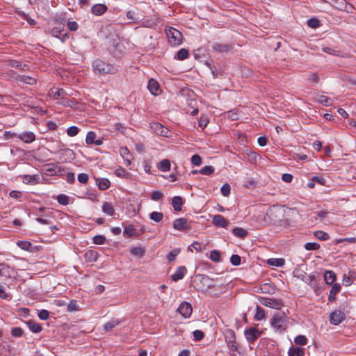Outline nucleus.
I'll use <instances>...</instances> for the list:
<instances>
[{
	"label": "nucleus",
	"instance_id": "obj_1",
	"mask_svg": "<svg viewBox=\"0 0 356 356\" xmlns=\"http://www.w3.org/2000/svg\"><path fill=\"white\" fill-rule=\"evenodd\" d=\"M270 325L275 332L282 333L287 329V316L284 313L275 314L271 320Z\"/></svg>",
	"mask_w": 356,
	"mask_h": 356
},
{
	"label": "nucleus",
	"instance_id": "obj_2",
	"mask_svg": "<svg viewBox=\"0 0 356 356\" xmlns=\"http://www.w3.org/2000/svg\"><path fill=\"white\" fill-rule=\"evenodd\" d=\"M93 70L99 74H115L118 69L116 66L108 64L101 60H96L92 63Z\"/></svg>",
	"mask_w": 356,
	"mask_h": 356
},
{
	"label": "nucleus",
	"instance_id": "obj_3",
	"mask_svg": "<svg viewBox=\"0 0 356 356\" xmlns=\"http://www.w3.org/2000/svg\"><path fill=\"white\" fill-rule=\"evenodd\" d=\"M165 33L171 46L177 47L182 43L183 35L179 30L170 26L165 29Z\"/></svg>",
	"mask_w": 356,
	"mask_h": 356
},
{
	"label": "nucleus",
	"instance_id": "obj_4",
	"mask_svg": "<svg viewBox=\"0 0 356 356\" xmlns=\"http://www.w3.org/2000/svg\"><path fill=\"white\" fill-rule=\"evenodd\" d=\"M259 302L266 307L275 309H280L284 306L283 302L281 300L275 298L263 297L259 299Z\"/></svg>",
	"mask_w": 356,
	"mask_h": 356
},
{
	"label": "nucleus",
	"instance_id": "obj_5",
	"mask_svg": "<svg viewBox=\"0 0 356 356\" xmlns=\"http://www.w3.org/2000/svg\"><path fill=\"white\" fill-rule=\"evenodd\" d=\"M173 228L179 231H188L191 229V227L188 222V220L186 218H179L174 220Z\"/></svg>",
	"mask_w": 356,
	"mask_h": 356
},
{
	"label": "nucleus",
	"instance_id": "obj_6",
	"mask_svg": "<svg viewBox=\"0 0 356 356\" xmlns=\"http://www.w3.org/2000/svg\"><path fill=\"white\" fill-rule=\"evenodd\" d=\"M345 314L339 310H336L330 314V321L332 325H337L345 319Z\"/></svg>",
	"mask_w": 356,
	"mask_h": 356
},
{
	"label": "nucleus",
	"instance_id": "obj_7",
	"mask_svg": "<svg viewBox=\"0 0 356 356\" xmlns=\"http://www.w3.org/2000/svg\"><path fill=\"white\" fill-rule=\"evenodd\" d=\"M177 312L184 318H189L192 314L193 308L190 303L183 302L178 307Z\"/></svg>",
	"mask_w": 356,
	"mask_h": 356
},
{
	"label": "nucleus",
	"instance_id": "obj_8",
	"mask_svg": "<svg viewBox=\"0 0 356 356\" xmlns=\"http://www.w3.org/2000/svg\"><path fill=\"white\" fill-rule=\"evenodd\" d=\"M244 334L246 339L249 342L252 343L259 338L261 334V332L255 327H250L245 330Z\"/></svg>",
	"mask_w": 356,
	"mask_h": 356
},
{
	"label": "nucleus",
	"instance_id": "obj_9",
	"mask_svg": "<svg viewBox=\"0 0 356 356\" xmlns=\"http://www.w3.org/2000/svg\"><path fill=\"white\" fill-rule=\"evenodd\" d=\"M12 136H17V138L25 143H31L35 140V134L31 131H24L21 134H12Z\"/></svg>",
	"mask_w": 356,
	"mask_h": 356
},
{
	"label": "nucleus",
	"instance_id": "obj_10",
	"mask_svg": "<svg viewBox=\"0 0 356 356\" xmlns=\"http://www.w3.org/2000/svg\"><path fill=\"white\" fill-rule=\"evenodd\" d=\"M152 128L154 130L156 134L162 136L168 137L170 133L168 129H167L166 127H165L164 126L159 123H153L152 124Z\"/></svg>",
	"mask_w": 356,
	"mask_h": 356
},
{
	"label": "nucleus",
	"instance_id": "obj_11",
	"mask_svg": "<svg viewBox=\"0 0 356 356\" xmlns=\"http://www.w3.org/2000/svg\"><path fill=\"white\" fill-rule=\"evenodd\" d=\"M212 222L214 225L223 228H225L229 224L228 220L219 214L213 216Z\"/></svg>",
	"mask_w": 356,
	"mask_h": 356
},
{
	"label": "nucleus",
	"instance_id": "obj_12",
	"mask_svg": "<svg viewBox=\"0 0 356 356\" xmlns=\"http://www.w3.org/2000/svg\"><path fill=\"white\" fill-rule=\"evenodd\" d=\"M49 96L54 99H61L67 96V92L63 88H52L49 92Z\"/></svg>",
	"mask_w": 356,
	"mask_h": 356
},
{
	"label": "nucleus",
	"instance_id": "obj_13",
	"mask_svg": "<svg viewBox=\"0 0 356 356\" xmlns=\"http://www.w3.org/2000/svg\"><path fill=\"white\" fill-rule=\"evenodd\" d=\"M213 51L217 53H224L228 51L231 49V46L226 44H220L214 42L211 45Z\"/></svg>",
	"mask_w": 356,
	"mask_h": 356
},
{
	"label": "nucleus",
	"instance_id": "obj_14",
	"mask_svg": "<svg viewBox=\"0 0 356 356\" xmlns=\"http://www.w3.org/2000/svg\"><path fill=\"white\" fill-rule=\"evenodd\" d=\"M186 271L187 270L185 266H179L177 269L176 272L171 275L172 280L175 282L181 280L184 277Z\"/></svg>",
	"mask_w": 356,
	"mask_h": 356
},
{
	"label": "nucleus",
	"instance_id": "obj_15",
	"mask_svg": "<svg viewBox=\"0 0 356 356\" xmlns=\"http://www.w3.org/2000/svg\"><path fill=\"white\" fill-rule=\"evenodd\" d=\"M13 273L12 268L4 263L0 264V277H10Z\"/></svg>",
	"mask_w": 356,
	"mask_h": 356
},
{
	"label": "nucleus",
	"instance_id": "obj_16",
	"mask_svg": "<svg viewBox=\"0 0 356 356\" xmlns=\"http://www.w3.org/2000/svg\"><path fill=\"white\" fill-rule=\"evenodd\" d=\"M26 324L27 325L30 330L34 333H38L41 332L42 330V325L40 323L35 322V321L29 320L26 322Z\"/></svg>",
	"mask_w": 356,
	"mask_h": 356
},
{
	"label": "nucleus",
	"instance_id": "obj_17",
	"mask_svg": "<svg viewBox=\"0 0 356 356\" xmlns=\"http://www.w3.org/2000/svg\"><path fill=\"white\" fill-rule=\"evenodd\" d=\"M341 289L340 284L336 283L332 285L328 296V300L330 302H332L336 299V295L341 291Z\"/></svg>",
	"mask_w": 356,
	"mask_h": 356
},
{
	"label": "nucleus",
	"instance_id": "obj_18",
	"mask_svg": "<svg viewBox=\"0 0 356 356\" xmlns=\"http://www.w3.org/2000/svg\"><path fill=\"white\" fill-rule=\"evenodd\" d=\"M226 338L227 339V343L232 350H236L237 346L235 345V334L234 331L229 330L227 333Z\"/></svg>",
	"mask_w": 356,
	"mask_h": 356
},
{
	"label": "nucleus",
	"instance_id": "obj_19",
	"mask_svg": "<svg viewBox=\"0 0 356 356\" xmlns=\"http://www.w3.org/2000/svg\"><path fill=\"white\" fill-rule=\"evenodd\" d=\"M107 10V7L104 4H95L92 8L91 11L95 15H103Z\"/></svg>",
	"mask_w": 356,
	"mask_h": 356
},
{
	"label": "nucleus",
	"instance_id": "obj_20",
	"mask_svg": "<svg viewBox=\"0 0 356 356\" xmlns=\"http://www.w3.org/2000/svg\"><path fill=\"white\" fill-rule=\"evenodd\" d=\"M147 88L152 95H157L159 90V84L156 81H155L153 79H151L148 81Z\"/></svg>",
	"mask_w": 356,
	"mask_h": 356
},
{
	"label": "nucleus",
	"instance_id": "obj_21",
	"mask_svg": "<svg viewBox=\"0 0 356 356\" xmlns=\"http://www.w3.org/2000/svg\"><path fill=\"white\" fill-rule=\"evenodd\" d=\"M183 204V199L180 196H175L172 200V206L176 211H180L182 209Z\"/></svg>",
	"mask_w": 356,
	"mask_h": 356
},
{
	"label": "nucleus",
	"instance_id": "obj_22",
	"mask_svg": "<svg viewBox=\"0 0 356 356\" xmlns=\"http://www.w3.org/2000/svg\"><path fill=\"white\" fill-rule=\"evenodd\" d=\"M58 104L65 107L76 108L78 105V102L74 99H68L63 97L59 100Z\"/></svg>",
	"mask_w": 356,
	"mask_h": 356
},
{
	"label": "nucleus",
	"instance_id": "obj_23",
	"mask_svg": "<svg viewBox=\"0 0 356 356\" xmlns=\"http://www.w3.org/2000/svg\"><path fill=\"white\" fill-rule=\"evenodd\" d=\"M102 211L110 216H113L115 214V209L111 203L104 202L102 204Z\"/></svg>",
	"mask_w": 356,
	"mask_h": 356
},
{
	"label": "nucleus",
	"instance_id": "obj_24",
	"mask_svg": "<svg viewBox=\"0 0 356 356\" xmlns=\"http://www.w3.org/2000/svg\"><path fill=\"white\" fill-rule=\"evenodd\" d=\"M324 280L327 284L331 285L336 280V275L332 270H327L324 274Z\"/></svg>",
	"mask_w": 356,
	"mask_h": 356
},
{
	"label": "nucleus",
	"instance_id": "obj_25",
	"mask_svg": "<svg viewBox=\"0 0 356 356\" xmlns=\"http://www.w3.org/2000/svg\"><path fill=\"white\" fill-rule=\"evenodd\" d=\"M170 161L168 159H163L157 164L159 170L161 172H167L170 170Z\"/></svg>",
	"mask_w": 356,
	"mask_h": 356
},
{
	"label": "nucleus",
	"instance_id": "obj_26",
	"mask_svg": "<svg viewBox=\"0 0 356 356\" xmlns=\"http://www.w3.org/2000/svg\"><path fill=\"white\" fill-rule=\"evenodd\" d=\"M289 356H304L305 351L302 348L297 346H292L289 350Z\"/></svg>",
	"mask_w": 356,
	"mask_h": 356
},
{
	"label": "nucleus",
	"instance_id": "obj_27",
	"mask_svg": "<svg viewBox=\"0 0 356 356\" xmlns=\"http://www.w3.org/2000/svg\"><path fill=\"white\" fill-rule=\"evenodd\" d=\"M17 80L29 85H34L36 83V79L35 78L25 75L18 76Z\"/></svg>",
	"mask_w": 356,
	"mask_h": 356
},
{
	"label": "nucleus",
	"instance_id": "obj_28",
	"mask_svg": "<svg viewBox=\"0 0 356 356\" xmlns=\"http://www.w3.org/2000/svg\"><path fill=\"white\" fill-rule=\"evenodd\" d=\"M232 233L235 236L241 238H245L248 235V232L241 227L234 228Z\"/></svg>",
	"mask_w": 356,
	"mask_h": 356
},
{
	"label": "nucleus",
	"instance_id": "obj_29",
	"mask_svg": "<svg viewBox=\"0 0 356 356\" xmlns=\"http://www.w3.org/2000/svg\"><path fill=\"white\" fill-rule=\"evenodd\" d=\"M315 99L317 102L321 104H323L325 106H329L331 104V99H330L329 97L323 95H317L316 97H315Z\"/></svg>",
	"mask_w": 356,
	"mask_h": 356
},
{
	"label": "nucleus",
	"instance_id": "obj_30",
	"mask_svg": "<svg viewBox=\"0 0 356 356\" xmlns=\"http://www.w3.org/2000/svg\"><path fill=\"white\" fill-rule=\"evenodd\" d=\"M120 323V321L118 320V319H113V320H111L107 323H106L104 325V330L106 331V332H109L111 331L113 328H114L115 327H116L117 325H118Z\"/></svg>",
	"mask_w": 356,
	"mask_h": 356
},
{
	"label": "nucleus",
	"instance_id": "obj_31",
	"mask_svg": "<svg viewBox=\"0 0 356 356\" xmlns=\"http://www.w3.org/2000/svg\"><path fill=\"white\" fill-rule=\"evenodd\" d=\"M261 290L264 293H273L275 287L272 283H264L261 286Z\"/></svg>",
	"mask_w": 356,
	"mask_h": 356
},
{
	"label": "nucleus",
	"instance_id": "obj_32",
	"mask_svg": "<svg viewBox=\"0 0 356 356\" xmlns=\"http://www.w3.org/2000/svg\"><path fill=\"white\" fill-rule=\"evenodd\" d=\"M10 65L12 67L18 68L22 71H26L29 70V66L26 64H22L20 62L15 60L10 61Z\"/></svg>",
	"mask_w": 356,
	"mask_h": 356
},
{
	"label": "nucleus",
	"instance_id": "obj_33",
	"mask_svg": "<svg viewBox=\"0 0 356 356\" xmlns=\"http://www.w3.org/2000/svg\"><path fill=\"white\" fill-rule=\"evenodd\" d=\"M188 57V51L187 49H184V48L179 49L178 51V52L177 53V54L175 56V58L179 60H185Z\"/></svg>",
	"mask_w": 356,
	"mask_h": 356
},
{
	"label": "nucleus",
	"instance_id": "obj_34",
	"mask_svg": "<svg viewBox=\"0 0 356 356\" xmlns=\"http://www.w3.org/2000/svg\"><path fill=\"white\" fill-rule=\"evenodd\" d=\"M17 245L22 250L32 252L33 245L32 244L26 241H20L17 242Z\"/></svg>",
	"mask_w": 356,
	"mask_h": 356
},
{
	"label": "nucleus",
	"instance_id": "obj_35",
	"mask_svg": "<svg viewBox=\"0 0 356 356\" xmlns=\"http://www.w3.org/2000/svg\"><path fill=\"white\" fill-rule=\"evenodd\" d=\"M97 186L99 190H106L110 186V181L106 178H102L98 180Z\"/></svg>",
	"mask_w": 356,
	"mask_h": 356
},
{
	"label": "nucleus",
	"instance_id": "obj_36",
	"mask_svg": "<svg viewBox=\"0 0 356 356\" xmlns=\"http://www.w3.org/2000/svg\"><path fill=\"white\" fill-rule=\"evenodd\" d=\"M98 253L93 250H89L86 252L85 256L87 260L90 262L95 261H97L98 258Z\"/></svg>",
	"mask_w": 356,
	"mask_h": 356
},
{
	"label": "nucleus",
	"instance_id": "obj_37",
	"mask_svg": "<svg viewBox=\"0 0 356 356\" xmlns=\"http://www.w3.org/2000/svg\"><path fill=\"white\" fill-rule=\"evenodd\" d=\"M149 218L156 222H160L163 218V214L161 212L153 211L149 214Z\"/></svg>",
	"mask_w": 356,
	"mask_h": 356
},
{
	"label": "nucleus",
	"instance_id": "obj_38",
	"mask_svg": "<svg viewBox=\"0 0 356 356\" xmlns=\"http://www.w3.org/2000/svg\"><path fill=\"white\" fill-rule=\"evenodd\" d=\"M51 33L54 37L58 38H61L62 36L65 37L67 35V33H64V30L61 29L60 27L54 28Z\"/></svg>",
	"mask_w": 356,
	"mask_h": 356
},
{
	"label": "nucleus",
	"instance_id": "obj_39",
	"mask_svg": "<svg viewBox=\"0 0 356 356\" xmlns=\"http://www.w3.org/2000/svg\"><path fill=\"white\" fill-rule=\"evenodd\" d=\"M314 235L315 237L321 241H327L330 238L329 234L323 231H316L314 233Z\"/></svg>",
	"mask_w": 356,
	"mask_h": 356
},
{
	"label": "nucleus",
	"instance_id": "obj_40",
	"mask_svg": "<svg viewBox=\"0 0 356 356\" xmlns=\"http://www.w3.org/2000/svg\"><path fill=\"white\" fill-rule=\"evenodd\" d=\"M265 317V311L259 306L257 307V312L254 315V319L257 321H261Z\"/></svg>",
	"mask_w": 356,
	"mask_h": 356
},
{
	"label": "nucleus",
	"instance_id": "obj_41",
	"mask_svg": "<svg viewBox=\"0 0 356 356\" xmlns=\"http://www.w3.org/2000/svg\"><path fill=\"white\" fill-rule=\"evenodd\" d=\"M209 258L213 261L218 262L221 258L220 252L218 250H213L210 252Z\"/></svg>",
	"mask_w": 356,
	"mask_h": 356
},
{
	"label": "nucleus",
	"instance_id": "obj_42",
	"mask_svg": "<svg viewBox=\"0 0 356 356\" xmlns=\"http://www.w3.org/2000/svg\"><path fill=\"white\" fill-rule=\"evenodd\" d=\"M37 180L36 175H25L22 177V181L24 184H33Z\"/></svg>",
	"mask_w": 356,
	"mask_h": 356
},
{
	"label": "nucleus",
	"instance_id": "obj_43",
	"mask_svg": "<svg viewBox=\"0 0 356 356\" xmlns=\"http://www.w3.org/2000/svg\"><path fill=\"white\" fill-rule=\"evenodd\" d=\"M323 51L325 53H327V54H329L331 55H334V56H341V57L344 56L343 54H341L339 51L334 50V49L327 47H323Z\"/></svg>",
	"mask_w": 356,
	"mask_h": 356
},
{
	"label": "nucleus",
	"instance_id": "obj_44",
	"mask_svg": "<svg viewBox=\"0 0 356 356\" xmlns=\"http://www.w3.org/2000/svg\"><path fill=\"white\" fill-rule=\"evenodd\" d=\"M131 253L134 256L141 258L144 256L145 252L142 248L136 247L131 250Z\"/></svg>",
	"mask_w": 356,
	"mask_h": 356
},
{
	"label": "nucleus",
	"instance_id": "obj_45",
	"mask_svg": "<svg viewBox=\"0 0 356 356\" xmlns=\"http://www.w3.org/2000/svg\"><path fill=\"white\" fill-rule=\"evenodd\" d=\"M57 201L62 205H67L69 204V197L64 194H60L57 197Z\"/></svg>",
	"mask_w": 356,
	"mask_h": 356
},
{
	"label": "nucleus",
	"instance_id": "obj_46",
	"mask_svg": "<svg viewBox=\"0 0 356 356\" xmlns=\"http://www.w3.org/2000/svg\"><path fill=\"white\" fill-rule=\"evenodd\" d=\"M96 134L94 131H89L87 134L86 138V143L87 145H91L93 144V143L95 140Z\"/></svg>",
	"mask_w": 356,
	"mask_h": 356
},
{
	"label": "nucleus",
	"instance_id": "obj_47",
	"mask_svg": "<svg viewBox=\"0 0 356 356\" xmlns=\"http://www.w3.org/2000/svg\"><path fill=\"white\" fill-rule=\"evenodd\" d=\"M67 134L70 137L76 136L79 132V129L76 126H71L67 129Z\"/></svg>",
	"mask_w": 356,
	"mask_h": 356
},
{
	"label": "nucleus",
	"instance_id": "obj_48",
	"mask_svg": "<svg viewBox=\"0 0 356 356\" xmlns=\"http://www.w3.org/2000/svg\"><path fill=\"white\" fill-rule=\"evenodd\" d=\"M294 341L296 344L304 346L307 344V339L304 335H298L294 339Z\"/></svg>",
	"mask_w": 356,
	"mask_h": 356
},
{
	"label": "nucleus",
	"instance_id": "obj_49",
	"mask_svg": "<svg viewBox=\"0 0 356 356\" xmlns=\"http://www.w3.org/2000/svg\"><path fill=\"white\" fill-rule=\"evenodd\" d=\"M268 264L277 267H282L284 264L283 259H272L268 261Z\"/></svg>",
	"mask_w": 356,
	"mask_h": 356
},
{
	"label": "nucleus",
	"instance_id": "obj_50",
	"mask_svg": "<svg viewBox=\"0 0 356 356\" xmlns=\"http://www.w3.org/2000/svg\"><path fill=\"white\" fill-rule=\"evenodd\" d=\"M214 171V168L213 166H211V165H206L204 167H203L200 170V172L202 174V175H210L211 174H212Z\"/></svg>",
	"mask_w": 356,
	"mask_h": 356
},
{
	"label": "nucleus",
	"instance_id": "obj_51",
	"mask_svg": "<svg viewBox=\"0 0 356 356\" xmlns=\"http://www.w3.org/2000/svg\"><path fill=\"white\" fill-rule=\"evenodd\" d=\"M156 24H157V19H147V20H144L142 22V26L147 27V28H152V27L154 26L155 25H156Z\"/></svg>",
	"mask_w": 356,
	"mask_h": 356
},
{
	"label": "nucleus",
	"instance_id": "obj_52",
	"mask_svg": "<svg viewBox=\"0 0 356 356\" xmlns=\"http://www.w3.org/2000/svg\"><path fill=\"white\" fill-rule=\"evenodd\" d=\"M305 248L307 250H317L320 248V245L316 243H307L305 244Z\"/></svg>",
	"mask_w": 356,
	"mask_h": 356
},
{
	"label": "nucleus",
	"instance_id": "obj_53",
	"mask_svg": "<svg viewBox=\"0 0 356 356\" xmlns=\"http://www.w3.org/2000/svg\"><path fill=\"white\" fill-rule=\"evenodd\" d=\"M307 80L311 82L312 85H315L319 81L318 74L316 73H312L308 75Z\"/></svg>",
	"mask_w": 356,
	"mask_h": 356
},
{
	"label": "nucleus",
	"instance_id": "obj_54",
	"mask_svg": "<svg viewBox=\"0 0 356 356\" xmlns=\"http://www.w3.org/2000/svg\"><path fill=\"white\" fill-rule=\"evenodd\" d=\"M11 334L15 337H20L23 335L24 331L21 327H15L12 328Z\"/></svg>",
	"mask_w": 356,
	"mask_h": 356
},
{
	"label": "nucleus",
	"instance_id": "obj_55",
	"mask_svg": "<svg viewBox=\"0 0 356 356\" xmlns=\"http://www.w3.org/2000/svg\"><path fill=\"white\" fill-rule=\"evenodd\" d=\"M230 186L229 184L227 183L224 184L220 188L221 193L225 197L229 196V195L230 194Z\"/></svg>",
	"mask_w": 356,
	"mask_h": 356
},
{
	"label": "nucleus",
	"instance_id": "obj_56",
	"mask_svg": "<svg viewBox=\"0 0 356 356\" xmlns=\"http://www.w3.org/2000/svg\"><path fill=\"white\" fill-rule=\"evenodd\" d=\"M163 196V194L160 191H153L151 194V199L154 201H158L161 200Z\"/></svg>",
	"mask_w": 356,
	"mask_h": 356
},
{
	"label": "nucleus",
	"instance_id": "obj_57",
	"mask_svg": "<svg viewBox=\"0 0 356 356\" xmlns=\"http://www.w3.org/2000/svg\"><path fill=\"white\" fill-rule=\"evenodd\" d=\"M105 237L102 235H97L93 237V243L97 245H102L105 243Z\"/></svg>",
	"mask_w": 356,
	"mask_h": 356
},
{
	"label": "nucleus",
	"instance_id": "obj_58",
	"mask_svg": "<svg viewBox=\"0 0 356 356\" xmlns=\"http://www.w3.org/2000/svg\"><path fill=\"white\" fill-rule=\"evenodd\" d=\"M241 261V257L238 254H233L232 255L230 258V262L234 266H238L240 265Z\"/></svg>",
	"mask_w": 356,
	"mask_h": 356
},
{
	"label": "nucleus",
	"instance_id": "obj_59",
	"mask_svg": "<svg viewBox=\"0 0 356 356\" xmlns=\"http://www.w3.org/2000/svg\"><path fill=\"white\" fill-rule=\"evenodd\" d=\"M179 250L178 249H174L169 252L167 256V259L169 261H173L175 257L179 254Z\"/></svg>",
	"mask_w": 356,
	"mask_h": 356
},
{
	"label": "nucleus",
	"instance_id": "obj_60",
	"mask_svg": "<svg viewBox=\"0 0 356 356\" xmlns=\"http://www.w3.org/2000/svg\"><path fill=\"white\" fill-rule=\"evenodd\" d=\"M46 171L52 173H56L58 167L54 163H48L46 165Z\"/></svg>",
	"mask_w": 356,
	"mask_h": 356
},
{
	"label": "nucleus",
	"instance_id": "obj_61",
	"mask_svg": "<svg viewBox=\"0 0 356 356\" xmlns=\"http://www.w3.org/2000/svg\"><path fill=\"white\" fill-rule=\"evenodd\" d=\"M120 154L121 156L124 159L127 156H132L129 150L127 147H122L120 148Z\"/></svg>",
	"mask_w": 356,
	"mask_h": 356
},
{
	"label": "nucleus",
	"instance_id": "obj_62",
	"mask_svg": "<svg viewBox=\"0 0 356 356\" xmlns=\"http://www.w3.org/2000/svg\"><path fill=\"white\" fill-rule=\"evenodd\" d=\"M115 174L119 177H125L127 175V171L122 167H119L115 170Z\"/></svg>",
	"mask_w": 356,
	"mask_h": 356
},
{
	"label": "nucleus",
	"instance_id": "obj_63",
	"mask_svg": "<svg viewBox=\"0 0 356 356\" xmlns=\"http://www.w3.org/2000/svg\"><path fill=\"white\" fill-rule=\"evenodd\" d=\"M346 4V0H337L334 3V6L339 9V10H343V8H345V6Z\"/></svg>",
	"mask_w": 356,
	"mask_h": 356
},
{
	"label": "nucleus",
	"instance_id": "obj_64",
	"mask_svg": "<svg viewBox=\"0 0 356 356\" xmlns=\"http://www.w3.org/2000/svg\"><path fill=\"white\" fill-rule=\"evenodd\" d=\"M227 118L232 120H237L239 118V114L236 111H229L227 113Z\"/></svg>",
	"mask_w": 356,
	"mask_h": 356
}]
</instances>
